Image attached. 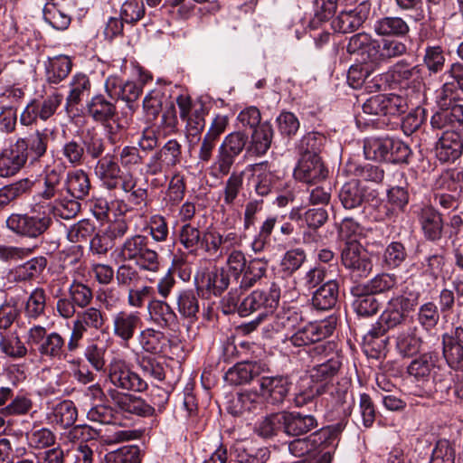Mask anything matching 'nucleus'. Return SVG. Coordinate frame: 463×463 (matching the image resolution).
<instances>
[{"mask_svg": "<svg viewBox=\"0 0 463 463\" xmlns=\"http://www.w3.org/2000/svg\"><path fill=\"white\" fill-rule=\"evenodd\" d=\"M114 254L121 262H132L141 270L157 272L160 267L159 254L152 249L150 240L143 234L127 237L115 249Z\"/></svg>", "mask_w": 463, "mask_h": 463, "instance_id": "f257e3e1", "label": "nucleus"}, {"mask_svg": "<svg viewBox=\"0 0 463 463\" xmlns=\"http://www.w3.org/2000/svg\"><path fill=\"white\" fill-rule=\"evenodd\" d=\"M280 298V288L272 283L268 291L256 289L240 303L238 288H232L223 298L230 310L237 309L241 317H248L254 312L272 313L278 307Z\"/></svg>", "mask_w": 463, "mask_h": 463, "instance_id": "f03ea898", "label": "nucleus"}, {"mask_svg": "<svg viewBox=\"0 0 463 463\" xmlns=\"http://www.w3.org/2000/svg\"><path fill=\"white\" fill-rule=\"evenodd\" d=\"M44 202L35 203L29 213H13L5 221L6 227L14 233L35 239L43 235L52 223L46 209L43 208Z\"/></svg>", "mask_w": 463, "mask_h": 463, "instance_id": "7ed1b4c3", "label": "nucleus"}, {"mask_svg": "<svg viewBox=\"0 0 463 463\" xmlns=\"http://www.w3.org/2000/svg\"><path fill=\"white\" fill-rule=\"evenodd\" d=\"M249 136L241 131H233L222 139L217 147V153L210 166V175L222 178L230 174L236 158L248 147Z\"/></svg>", "mask_w": 463, "mask_h": 463, "instance_id": "20e7f679", "label": "nucleus"}, {"mask_svg": "<svg viewBox=\"0 0 463 463\" xmlns=\"http://www.w3.org/2000/svg\"><path fill=\"white\" fill-rule=\"evenodd\" d=\"M313 358H319L320 363L309 371L313 382H327L335 376L343 363V355L335 342L318 344L310 351Z\"/></svg>", "mask_w": 463, "mask_h": 463, "instance_id": "39448f33", "label": "nucleus"}, {"mask_svg": "<svg viewBox=\"0 0 463 463\" xmlns=\"http://www.w3.org/2000/svg\"><path fill=\"white\" fill-rule=\"evenodd\" d=\"M62 94L54 91L42 99H33L24 109L20 115V124L24 127H30L38 119L47 121L61 105Z\"/></svg>", "mask_w": 463, "mask_h": 463, "instance_id": "423d86ee", "label": "nucleus"}, {"mask_svg": "<svg viewBox=\"0 0 463 463\" xmlns=\"http://www.w3.org/2000/svg\"><path fill=\"white\" fill-rule=\"evenodd\" d=\"M106 320V314L99 307L89 306L78 312L71 324L69 347L75 348V346L80 345V342L88 330H101Z\"/></svg>", "mask_w": 463, "mask_h": 463, "instance_id": "0eeeda50", "label": "nucleus"}, {"mask_svg": "<svg viewBox=\"0 0 463 463\" xmlns=\"http://www.w3.org/2000/svg\"><path fill=\"white\" fill-rule=\"evenodd\" d=\"M109 379L115 387L124 391L141 392L148 386L146 379L131 370L124 360L118 358L109 364Z\"/></svg>", "mask_w": 463, "mask_h": 463, "instance_id": "6e6552de", "label": "nucleus"}, {"mask_svg": "<svg viewBox=\"0 0 463 463\" xmlns=\"http://www.w3.org/2000/svg\"><path fill=\"white\" fill-rule=\"evenodd\" d=\"M342 263L354 279L365 278L372 270L373 265L366 250L356 240L345 243L341 253Z\"/></svg>", "mask_w": 463, "mask_h": 463, "instance_id": "1a4fd4ad", "label": "nucleus"}, {"mask_svg": "<svg viewBox=\"0 0 463 463\" xmlns=\"http://www.w3.org/2000/svg\"><path fill=\"white\" fill-rule=\"evenodd\" d=\"M182 159L181 143L176 139H169L150 156L146 165V171L148 175H155L176 166Z\"/></svg>", "mask_w": 463, "mask_h": 463, "instance_id": "9d476101", "label": "nucleus"}, {"mask_svg": "<svg viewBox=\"0 0 463 463\" xmlns=\"http://www.w3.org/2000/svg\"><path fill=\"white\" fill-rule=\"evenodd\" d=\"M58 135V129L54 127H44L35 129L27 137H18L15 139L18 146L22 149L25 156L32 161H38L47 152L50 141H54Z\"/></svg>", "mask_w": 463, "mask_h": 463, "instance_id": "9b49d317", "label": "nucleus"}, {"mask_svg": "<svg viewBox=\"0 0 463 463\" xmlns=\"http://www.w3.org/2000/svg\"><path fill=\"white\" fill-rule=\"evenodd\" d=\"M434 366L432 357L424 354L413 359L407 366L410 378V393L415 396H424L429 393L430 374Z\"/></svg>", "mask_w": 463, "mask_h": 463, "instance_id": "f8f14e48", "label": "nucleus"}, {"mask_svg": "<svg viewBox=\"0 0 463 463\" xmlns=\"http://www.w3.org/2000/svg\"><path fill=\"white\" fill-rule=\"evenodd\" d=\"M66 165L59 162L53 165L44 167L43 189L36 195L39 202H51L63 197L65 192V180L63 179Z\"/></svg>", "mask_w": 463, "mask_h": 463, "instance_id": "ddd939ff", "label": "nucleus"}, {"mask_svg": "<svg viewBox=\"0 0 463 463\" xmlns=\"http://www.w3.org/2000/svg\"><path fill=\"white\" fill-rule=\"evenodd\" d=\"M332 333V327L322 323H308L305 326L298 329L292 335L285 340L296 347H305L309 345H317L325 344L323 341ZM328 341H326L327 343Z\"/></svg>", "mask_w": 463, "mask_h": 463, "instance_id": "4468645a", "label": "nucleus"}, {"mask_svg": "<svg viewBox=\"0 0 463 463\" xmlns=\"http://www.w3.org/2000/svg\"><path fill=\"white\" fill-rule=\"evenodd\" d=\"M370 12V4L361 2L353 10L342 11L333 21L332 28L335 32L349 33L357 30L367 19Z\"/></svg>", "mask_w": 463, "mask_h": 463, "instance_id": "2eb2a0df", "label": "nucleus"}, {"mask_svg": "<svg viewBox=\"0 0 463 463\" xmlns=\"http://www.w3.org/2000/svg\"><path fill=\"white\" fill-rule=\"evenodd\" d=\"M420 69L418 66H414L411 71H407V80L409 77L416 74V77L411 81L412 86H407V90L411 89L413 92L410 102H411L412 99L417 100L415 104H412L414 106L412 112L407 114V132H414L417 130L423 123L425 118V110L420 106V102L423 98L424 84L422 82V77L418 75Z\"/></svg>", "mask_w": 463, "mask_h": 463, "instance_id": "dca6fc26", "label": "nucleus"}, {"mask_svg": "<svg viewBox=\"0 0 463 463\" xmlns=\"http://www.w3.org/2000/svg\"><path fill=\"white\" fill-rule=\"evenodd\" d=\"M231 282V275L222 268H214L196 277L195 283L198 291L206 294V297L220 296L226 290Z\"/></svg>", "mask_w": 463, "mask_h": 463, "instance_id": "f3484780", "label": "nucleus"}, {"mask_svg": "<svg viewBox=\"0 0 463 463\" xmlns=\"http://www.w3.org/2000/svg\"><path fill=\"white\" fill-rule=\"evenodd\" d=\"M142 319L138 312L120 310L112 316V332L125 344H128L140 327Z\"/></svg>", "mask_w": 463, "mask_h": 463, "instance_id": "a211bd4d", "label": "nucleus"}, {"mask_svg": "<svg viewBox=\"0 0 463 463\" xmlns=\"http://www.w3.org/2000/svg\"><path fill=\"white\" fill-rule=\"evenodd\" d=\"M109 395L114 404L123 412L148 417L152 416L156 411L154 406L148 404L141 397L120 393L116 390H109Z\"/></svg>", "mask_w": 463, "mask_h": 463, "instance_id": "6ab92c4d", "label": "nucleus"}, {"mask_svg": "<svg viewBox=\"0 0 463 463\" xmlns=\"http://www.w3.org/2000/svg\"><path fill=\"white\" fill-rule=\"evenodd\" d=\"M28 158L14 141L0 152V177L16 175L26 165Z\"/></svg>", "mask_w": 463, "mask_h": 463, "instance_id": "aec40b11", "label": "nucleus"}, {"mask_svg": "<svg viewBox=\"0 0 463 463\" xmlns=\"http://www.w3.org/2000/svg\"><path fill=\"white\" fill-rule=\"evenodd\" d=\"M294 175L301 182L316 184L326 177L327 170L320 156H302L295 168Z\"/></svg>", "mask_w": 463, "mask_h": 463, "instance_id": "412c9836", "label": "nucleus"}, {"mask_svg": "<svg viewBox=\"0 0 463 463\" xmlns=\"http://www.w3.org/2000/svg\"><path fill=\"white\" fill-rule=\"evenodd\" d=\"M80 347V345H77L70 348L69 340L66 341L60 333L53 331L48 334L43 344L39 345L38 353L42 357L50 360H65L69 353H75Z\"/></svg>", "mask_w": 463, "mask_h": 463, "instance_id": "4be33fe9", "label": "nucleus"}, {"mask_svg": "<svg viewBox=\"0 0 463 463\" xmlns=\"http://www.w3.org/2000/svg\"><path fill=\"white\" fill-rule=\"evenodd\" d=\"M292 383L288 375L262 376L260 379V387L263 396L271 403H282L288 396Z\"/></svg>", "mask_w": 463, "mask_h": 463, "instance_id": "5701e85b", "label": "nucleus"}, {"mask_svg": "<svg viewBox=\"0 0 463 463\" xmlns=\"http://www.w3.org/2000/svg\"><path fill=\"white\" fill-rule=\"evenodd\" d=\"M231 455L238 463H266L270 451L267 447L255 448L251 440H236L231 448Z\"/></svg>", "mask_w": 463, "mask_h": 463, "instance_id": "b1692460", "label": "nucleus"}, {"mask_svg": "<svg viewBox=\"0 0 463 463\" xmlns=\"http://www.w3.org/2000/svg\"><path fill=\"white\" fill-rule=\"evenodd\" d=\"M86 114L94 122L106 124L118 116L116 103L107 99L104 95L93 96L86 104Z\"/></svg>", "mask_w": 463, "mask_h": 463, "instance_id": "393cba45", "label": "nucleus"}, {"mask_svg": "<svg viewBox=\"0 0 463 463\" xmlns=\"http://www.w3.org/2000/svg\"><path fill=\"white\" fill-rule=\"evenodd\" d=\"M265 371V365L259 362H241L230 368L224 380L232 385H241L250 383Z\"/></svg>", "mask_w": 463, "mask_h": 463, "instance_id": "a878e982", "label": "nucleus"}, {"mask_svg": "<svg viewBox=\"0 0 463 463\" xmlns=\"http://www.w3.org/2000/svg\"><path fill=\"white\" fill-rule=\"evenodd\" d=\"M463 149L462 139L458 132L447 130L439 137L436 145V156L441 162L455 161Z\"/></svg>", "mask_w": 463, "mask_h": 463, "instance_id": "bb28decb", "label": "nucleus"}, {"mask_svg": "<svg viewBox=\"0 0 463 463\" xmlns=\"http://www.w3.org/2000/svg\"><path fill=\"white\" fill-rule=\"evenodd\" d=\"M332 437L329 428H322L304 439H296L288 443V450L295 457H303L326 444Z\"/></svg>", "mask_w": 463, "mask_h": 463, "instance_id": "cd10ccee", "label": "nucleus"}, {"mask_svg": "<svg viewBox=\"0 0 463 463\" xmlns=\"http://www.w3.org/2000/svg\"><path fill=\"white\" fill-rule=\"evenodd\" d=\"M317 427V420L313 415L284 411V432L288 436L305 435Z\"/></svg>", "mask_w": 463, "mask_h": 463, "instance_id": "c85d7f7f", "label": "nucleus"}, {"mask_svg": "<svg viewBox=\"0 0 463 463\" xmlns=\"http://www.w3.org/2000/svg\"><path fill=\"white\" fill-rule=\"evenodd\" d=\"M430 123L434 128H450L457 132L463 130V104L458 103L437 110Z\"/></svg>", "mask_w": 463, "mask_h": 463, "instance_id": "c756f323", "label": "nucleus"}, {"mask_svg": "<svg viewBox=\"0 0 463 463\" xmlns=\"http://www.w3.org/2000/svg\"><path fill=\"white\" fill-rule=\"evenodd\" d=\"M94 172L103 185L109 190L115 189L123 177L120 175V166L110 155H106L97 162Z\"/></svg>", "mask_w": 463, "mask_h": 463, "instance_id": "7c9ffc66", "label": "nucleus"}, {"mask_svg": "<svg viewBox=\"0 0 463 463\" xmlns=\"http://www.w3.org/2000/svg\"><path fill=\"white\" fill-rule=\"evenodd\" d=\"M419 217L421 229L427 239L430 241L439 240L441 237L443 222L440 214L433 208L424 206L414 210Z\"/></svg>", "mask_w": 463, "mask_h": 463, "instance_id": "2f4dec72", "label": "nucleus"}, {"mask_svg": "<svg viewBox=\"0 0 463 463\" xmlns=\"http://www.w3.org/2000/svg\"><path fill=\"white\" fill-rule=\"evenodd\" d=\"M147 309L151 319L162 328H171L178 324L176 313L164 299H150Z\"/></svg>", "mask_w": 463, "mask_h": 463, "instance_id": "473e14b6", "label": "nucleus"}, {"mask_svg": "<svg viewBox=\"0 0 463 463\" xmlns=\"http://www.w3.org/2000/svg\"><path fill=\"white\" fill-rule=\"evenodd\" d=\"M175 306L179 315L194 323L200 310L198 294L191 288L179 290L175 295Z\"/></svg>", "mask_w": 463, "mask_h": 463, "instance_id": "72a5a7b5", "label": "nucleus"}, {"mask_svg": "<svg viewBox=\"0 0 463 463\" xmlns=\"http://www.w3.org/2000/svg\"><path fill=\"white\" fill-rule=\"evenodd\" d=\"M351 294L354 297L353 308L360 317H371L375 315L380 308V302L371 293H367L364 288L355 285L351 288Z\"/></svg>", "mask_w": 463, "mask_h": 463, "instance_id": "f704fd0d", "label": "nucleus"}, {"mask_svg": "<svg viewBox=\"0 0 463 463\" xmlns=\"http://www.w3.org/2000/svg\"><path fill=\"white\" fill-rule=\"evenodd\" d=\"M90 190L88 175L81 169L68 172L65 179V193L68 196L83 200Z\"/></svg>", "mask_w": 463, "mask_h": 463, "instance_id": "c9c22d12", "label": "nucleus"}, {"mask_svg": "<svg viewBox=\"0 0 463 463\" xmlns=\"http://www.w3.org/2000/svg\"><path fill=\"white\" fill-rule=\"evenodd\" d=\"M91 83L84 73L75 74L70 83V91L66 97L65 109L71 112L90 90Z\"/></svg>", "mask_w": 463, "mask_h": 463, "instance_id": "e433bc0d", "label": "nucleus"}, {"mask_svg": "<svg viewBox=\"0 0 463 463\" xmlns=\"http://www.w3.org/2000/svg\"><path fill=\"white\" fill-rule=\"evenodd\" d=\"M405 52V44L398 40L376 41L371 48L373 56V65L387 61L388 59L398 57Z\"/></svg>", "mask_w": 463, "mask_h": 463, "instance_id": "4c0bfd02", "label": "nucleus"}, {"mask_svg": "<svg viewBox=\"0 0 463 463\" xmlns=\"http://www.w3.org/2000/svg\"><path fill=\"white\" fill-rule=\"evenodd\" d=\"M80 199L71 197L68 199L63 194V197H59L53 202H44L43 208L48 212L49 216L52 214L55 217H60L64 220H70L75 217L80 211Z\"/></svg>", "mask_w": 463, "mask_h": 463, "instance_id": "58836bf2", "label": "nucleus"}, {"mask_svg": "<svg viewBox=\"0 0 463 463\" xmlns=\"http://www.w3.org/2000/svg\"><path fill=\"white\" fill-rule=\"evenodd\" d=\"M338 294V283L333 279L328 280L314 292L312 304L317 309L328 310L335 305Z\"/></svg>", "mask_w": 463, "mask_h": 463, "instance_id": "ea45409f", "label": "nucleus"}, {"mask_svg": "<svg viewBox=\"0 0 463 463\" xmlns=\"http://www.w3.org/2000/svg\"><path fill=\"white\" fill-rule=\"evenodd\" d=\"M35 181L25 177L0 188V210L11 202L29 194L34 186Z\"/></svg>", "mask_w": 463, "mask_h": 463, "instance_id": "a19ab883", "label": "nucleus"}, {"mask_svg": "<svg viewBox=\"0 0 463 463\" xmlns=\"http://www.w3.org/2000/svg\"><path fill=\"white\" fill-rule=\"evenodd\" d=\"M72 63L66 55L50 58L46 63V80L51 84H59L70 74Z\"/></svg>", "mask_w": 463, "mask_h": 463, "instance_id": "79ce46f5", "label": "nucleus"}, {"mask_svg": "<svg viewBox=\"0 0 463 463\" xmlns=\"http://www.w3.org/2000/svg\"><path fill=\"white\" fill-rule=\"evenodd\" d=\"M273 128L271 125L265 122L253 129L247 150L257 155H264L271 145Z\"/></svg>", "mask_w": 463, "mask_h": 463, "instance_id": "37998d69", "label": "nucleus"}, {"mask_svg": "<svg viewBox=\"0 0 463 463\" xmlns=\"http://www.w3.org/2000/svg\"><path fill=\"white\" fill-rule=\"evenodd\" d=\"M267 271V262L261 259L251 260L246 269L242 271L237 281L240 290H248L252 288L260 279H262Z\"/></svg>", "mask_w": 463, "mask_h": 463, "instance_id": "c03bdc74", "label": "nucleus"}, {"mask_svg": "<svg viewBox=\"0 0 463 463\" xmlns=\"http://www.w3.org/2000/svg\"><path fill=\"white\" fill-rule=\"evenodd\" d=\"M405 317V298L399 295L390 299L388 306L381 315V323L387 327L393 328L401 325Z\"/></svg>", "mask_w": 463, "mask_h": 463, "instance_id": "a18cd8bd", "label": "nucleus"}, {"mask_svg": "<svg viewBox=\"0 0 463 463\" xmlns=\"http://www.w3.org/2000/svg\"><path fill=\"white\" fill-rule=\"evenodd\" d=\"M138 341L144 351L150 354H161L167 345V338L161 331L146 328L138 335Z\"/></svg>", "mask_w": 463, "mask_h": 463, "instance_id": "49530a36", "label": "nucleus"}, {"mask_svg": "<svg viewBox=\"0 0 463 463\" xmlns=\"http://www.w3.org/2000/svg\"><path fill=\"white\" fill-rule=\"evenodd\" d=\"M330 403L340 418H347L352 413L354 400L348 392V388L336 386L330 392Z\"/></svg>", "mask_w": 463, "mask_h": 463, "instance_id": "de8ad7c7", "label": "nucleus"}, {"mask_svg": "<svg viewBox=\"0 0 463 463\" xmlns=\"http://www.w3.org/2000/svg\"><path fill=\"white\" fill-rule=\"evenodd\" d=\"M281 430H284V411L265 416L254 428L255 433L264 439L276 436Z\"/></svg>", "mask_w": 463, "mask_h": 463, "instance_id": "09e8293b", "label": "nucleus"}, {"mask_svg": "<svg viewBox=\"0 0 463 463\" xmlns=\"http://www.w3.org/2000/svg\"><path fill=\"white\" fill-rule=\"evenodd\" d=\"M338 196L343 206L350 210L361 206L364 199V189L357 180L345 183L342 186Z\"/></svg>", "mask_w": 463, "mask_h": 463, "instance_id": "8fccbe9b", "label": "nucleus"}, {"mask_svg": "<svg viewBox=\"0 0 463 463\" xmlns=\"http://www.w3.org/2000/svg\"><path fill=\"white\" fill-rule=\"evenodd\" d=\"M347 175L366 182L380 183L383 178V171L372 164L361 165L348 162L345 167Z\"/></svg>", "mask_w": 463, "mask_h": 463, "instance_id": "3c124183", "label": "nucleus"}, {"mask_svg": "<svg viewBox=\"0 0 463 463\" xmlns=\"http://www.w3.org/2000/svg\"><path fill=\"white\" fill-rule=\"evenodd\" d=\"M373 43H376V40H373L367 33H357L350 38L346 50L349 53L360 55L363 62L373 64L371 48L373 46Z\"/></svg>", "mask_w": 463, "mask_h": 463, "instance_id": "603ef678", "label": "nucleus"}, {"mask_svg": "<svg viewBox=\"0 0 463 463\" xmlns=\"http://www.w3.org/2000/svg\"><path fill=\"white\" fill-rule=\"evenodd\" d=\"M47 265L44 257H35L17 266L12 272L15 281H26L39 276Z\"/></svg>", "mask_w": 463, "mask_h": 463, "instance_id": "864d4df0", "label": "nucleus"}, {"mask_svg": "<svg viewBox=\"0 0 463 463\" xmlns=\"http://www.w3.org/2000/svg\"><path fill=\"white\" fill-rule=\"evenodd\" d=\"M279 222L278 215H268L260 223L258 234L251 242V250L255 253L262 252L269 243L270 235Z\"/></svg>", "mask_w": 463, "mask_h": 463, "instance_id": "5fc2aeb1", "label": "nucleus"}, {"mask_svg": "<svg viewBox=\"0 0 463 463\" xmlns=\"http://www.w3.org/2000/svg\"><path fill=\"white\" fill-rule=\"evenodd\" d=\"M304 317L299 308L296 307H283L274 317L273 328L276 331L282 329H294Z\"/></svg>", "mask_w": 463, "mask_h": 463, "instance_id": "6e6d98bb", "label": "nucleus"}, {"mask_svg": "<svg viewBox=\"0 0 463 463\" xmlns=\"http://www.w3.org/2000/svg\"><path fill=\"white\" fill-rule=\"evenodd\" d=\"M60 159L64 160L71 166L76 167L83 163L85 156V145L80 140L71 139L66 141L59 150Z\"/></svg>", "mask_w": 463, "mask_h": 463, "instance_id": "4d7b16f0", "label": "nucleus"}, {"mask_svg": "<svg viewBox=\"0 0 463 463\" xmlns=\"http://www.w3.org/2000/svg\"><path fill=\"white\" fill-rule=\"evenodd\" d=\"M0 350L13 359H20L27 354L26 346L15 333H0Z\"/></svg>", "mask_w": 463, "mask_h": 463, "instance_id": "13d9d810", "label": "nucleus"}, {"mask_svg": "<svg viewBox=\"0 0 463 463\" xmlns=\"http://www.w3.org/2000/svg\"><path fill=\"white\" fill-rule=\"evenodd\" d=\"M137 364L143 373V378H149L158 382H163L165 378V366L156 357L150 355H141L137 358Z\"/></svg>", "mask_w": 463, "mask_h": 463, "instance_id": "bf43d9fd", "label": "nucleus"}, {"mask_svg": "<svg viewBox=\"0 0 463 463\" xmlns=\"http://www.w3.org/2000/svg\"><path fill=\"white\" fill-rule=\"evenodd\" d=\"M43 14L44 21L56 30L63 31L71 24V16L61 11L53 0H47Z\"/></svg>", "mask_w": 463, "mask_h": 463, "instance_id": "052dcab7", "label": "nucleus"}, {"mask_svg": "<svg viewBox=\"0 0 463 463\" xmlns=\"http://www.w3.org/2000/svg\"><path fill=\"white\" fill-rule=\"evenodd\" d=\"M78 416L77 408L71 401L65 400L53 408L52 421L62 428L71 427Z\"/></svg>", "mask_w": 463, "mask_h": 463, "instance_id": "680f3d73", "label": "nucleus"}, {"mask_svg": "<svg viewBox=\"0 0 463 463\" xmlns=\"http://www.w3.org/2000/svg\"><path fill=\"white\" fill-rule=\"evenodd\" d=\"M203 232L191 223H184L179 230L178 240L181 245L192 254H196L202 242Z\"/></svg>", "mask_w": 463, "mask_h": 463, "instance_id": "e2e57ef3", "label": "nucleus"}, {"mask_svg": "<svg viewBox=\"0 0 463 463\" xmlns=\"http://www.w3.org/2000/svg\"><path fill=\"white\" fill-rule=\"evenodd\" d=\"M46 307V293L43 288H34L25 304L24 313L30 319H37L43 316Z\"/></svg>", "mask_w": 463, "mask_h": 463, "instance_id": "0e129e2a", "label": "nucleus"}, {"mask_svg": "<svg viewBox=\"0 0 463 463\" xmlns=\"http://www.w3.org/2000/svg\"><path fill=\"white\" fill-rule=\"evenodd\" d=\"M326 141V137L318 132H310L305 135L299 141L298 149L302 156H311L312 157L319 156L321 151Z\"/></svg>", "mask_w": 463, "mask_h": 463, "instance_id": "69168bd1", "label": "nucleus"}, {"mask_svg": "<svg viewBox=\"0 0 463 463\" xmlns=\"http://www.w3.org/2000/svg\"><path fill=\"white\" fill-rule=\"evenodd\" d=\"M68 295L79 308L88 307L93 299V291L86 284L73 279L68 288Z\"/></svg>", "mask_w": 463, "mask_h": 463, "instance_id": "338daca9", "label": "nucleus"}, {"mask_svg": "<svg viewBox=\"0 0 463 463\" xmlns=\"http://www.w3.org/2000/svg\"><path fill=\"white\" fill-rule=\"evenodd\" d=\"M106 463H140L137 446H123L105 455Z\"/></svg>", "mask_w": 463, "mask_h": 463, "instance_id": "774afa93", "label": "nucleus"}]
</instances>
